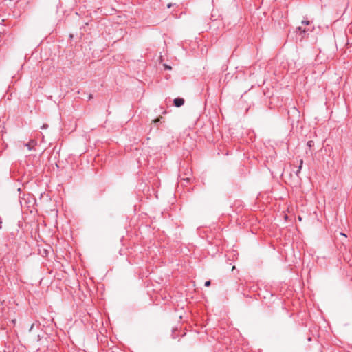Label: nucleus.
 <instances>
[{"label":"nucleus","mask_w":352,"mask_h":352,"mask_svg":"<svg viewBox=\"0 0 352 352\" xmlns=\"http://www.w3.org/2000/svg\"><path fill=\"white\" fill-rule=\"evenodd\" d=\"M309 31V30L308 29L302 28L300 26L296 28V33H299V35L300 36V40H302V38H304L307 36V32Z\"/></svg>","instance_id":"f257e3e1"},{"label":"nucleus","mask_w":352,"mask_h":352,"mask_svg":"<svg viewBox=\"0 0 352 352\" xmlns=\"http://www.w3.org/2000/svg\"><path fill=\"white\" fill-rule=\"evenodd\" d=\"M302 164H303V160H300V162H299V165L298 167H296V170H293L294 173H295V175L299 177H300V171L302 170Z\"/></svg>","instance_id":"f03ea898"},{"label":"nucleus","mask_w":352,"mask_h":352,"mask_svg":"<svg viewBox=\"0 0 352 352\" xmlns=\"http://www.w3.org/2000/svg\"><path fill=\"white\" fill-rule=\"evenodd\" d=\"M173 102L175 107H179L184 104V100L181 98H177L174 99Z\"/></svg>","instance_id":"7ed1b4c3"},{"label":"nucleus","mask_w":352,"mask_h":352,"mask_svg":"<svg viewBox=\"0 0 352 352\" xmlns=\"http://www.w3.org/2000/svg\"><path fill=\"white\" fill-rule=\"evenodd\" d=\"M36 145V142L34 140H31L28 143L25 144V146L28 147V150H32Z\"/></svg>","instance_id":"20e7f679"},{"label":"nucleus","mask_w":352,"mask_h":352,"mask_svg":"<svg viewBox=\"0 0 352 352\" xmlns=\"http://www.w3.org/2000/svg\"><path fill=\"white\" fill-rule=\"evenodd\" d=\"M307 144L308 147L311 148V147H312L314 146V142L312 140H309V141L307 142Z\"/></svg>","instance_id":"39448f33"},{"label":"nucleus","mask_w":352,"mask_h":352,"mask_svg":"<svg viewBox=\"0 0 352 352\" xmlns=\"http://www.w3.org/2000/svg\"><path fill=\"white\" fill-rule=\"evenodd\" d=\"M301 23L302 25H308L310 24V21H307V20H303L302 21Z\"/></svg>","instance_id":"423d86ee"},{"label":"nucleus","mask_w":352,"mask_h":352,"mask_svg":"<svg viewBox=\"0 0 352 352\" xmlns=\"http://www.w3.org/2000/svg\"><path fill=\"white\" fill-rule=\"evenodd\" d=\"M210 284H211L210 280H207V281L205 282L204 285H205V286L208 287V286L210 285Z\"/></svg>","instance_id":"0eeeda50"},{"label":"nucleus","mask_w":352,"mask_h":352,"mask_svg":"<svg viewBox=\"0 0 352 352\" xmlns=\"http://www.w3.org/2000/svg\"><path fill=\"white\" fill-rule=\"evenodd\" d=\"M34 324H32L31 325V327H30V331H31L32 330V329H33V327H34Z\"/></svg>","instance_id":"6e6552de"},{"label":"nucleus","mask_w":352,"mask_h":352,"mask_svg":"<svg viewBox=\"0 0 352 352\" xmlns=\"http://www.w3.org/2000/svg\"><path fill=\"white\" fill-rule=\"evenodd\" d=\"M47 125L44 124L41 128H42V129H45V128H47Z\"/></svg>","instance_id":"1a4fd4ad"},{"label":"nucleus","mask_w":352,"mask_h":352,"mask_svg":"<svg viewBox=\"0 0 352 352\" xmlns=\"http://www.w3.org/2000/svg\"><path fill=\"white\" fill-rule=\"evenodd\" d=\"M165 67H166V69H171V67H170L167 66V65H165Z\"/></svg>","instance_id":"9d476101"},{"label":"nucleus","mask_w":352,"mask_h":352,"mask_svg":"<svg viewBox=\"0 0 352 352\" xmlns=\"http://www.w3.org/2000/svg\"><path fill=\"white\" fill-rule=\"evenodd\" d=\"M171 6H172V4H171V3H169V4H168V6H167V7H168V8H170Z\"/></svg>","instance_id":"9b49d317"},{"label":"nucleus","mask_w":352,"mask_h":352,"mask_svg":"<svg viewBox=\"0 0 352 352\" xmlns=\"http://www.w3.org/2000/svg\"><path fill=\"white\" fill-rule=\"evenodd\" d=\"M340 234H341V235L344 236L345 237L346 236L344 234H343V233H340Z\"/></svg>","instance_id":"f8f14e48"},{"label":"nucleus","mask_w":352,"mask_h":352,"mask_svg":"<svg viewBox=\"0 0 352 352\" xmlns=\"http://www.w3.org/2000/svg\"><path fill=\"white\" fill-rule=\"evenodd\" d=\"M12 322H13V323H15V322H16V320H12Z\"/></svg>","instance_id":"ddd939ff"},{"label":"nucleus","mask_w":352,"mask_h":352,"mask_svg":"<svg viewBox=\"0 0 352 352\" xmlns=\"http://www.w3.org/2000/svg\"><path fill=\"white\" fill-rule=\"evenodd\" d=\"M40 340V336H38V341Z\"/></svg>","instance_id":"4468645a"}]
</instances>
